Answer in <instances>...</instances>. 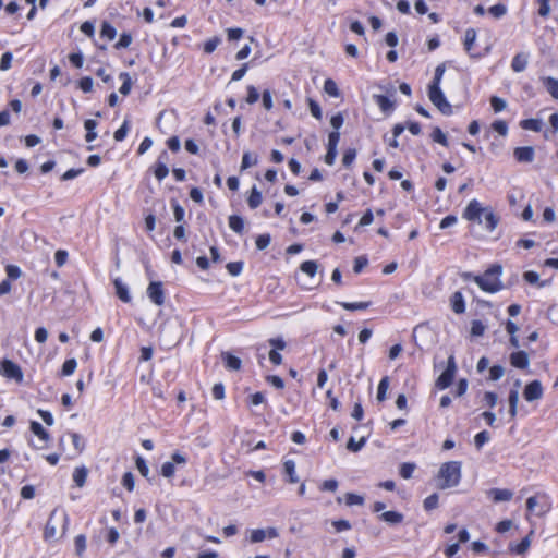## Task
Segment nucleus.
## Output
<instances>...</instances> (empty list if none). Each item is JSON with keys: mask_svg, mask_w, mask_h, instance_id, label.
Wrapping results in <instances>:
<instances>
[{"mask_svg": "<svg viewBox=\"0 0 558 558\" xmlns=\"http://www.w3.org/2000/svg\"><path fill=\"white\" fill-rule=\"evenodd\" d=\"M388 388H389V378L388 377L381 378V380L378 384V388H377V400L378 401L381 402L386 399V393H387Z\"/></svg>", "mask_w": 558, "mask_h": 558, "instance_id": "38", "label": "nucleus"}, {"mask_svg": "<svg viewBox=\"0 0 558 558\" xmlns=\"http://www.w3.org/2000/svg\"><path fill=\"white\" fill-rule=\"evenodd\" d=\"M510 363L513 367L524 369L529 366L530 360L525 351H517L510 355Z\"/></svg>", "mask_w": 558, "mask_h": 558, "instance_id": "13", "label": "nucleus"}, {"mask_svg": "<svg viewBox=\"0 0 558 558\" xmlns=\"http://www.w3.org/2000/svg\"><path fill=\"white\" fill-rule=\"evenodd\" d=\"M524 399L529 402L539 400L543 397V387L539 380L529 383L523 391Z\"/></svg>", "mask_w": 558, "mask_h": 558, "instance_id": "9", "label": "nucleus"}, {"mask_svg": "<svg viewBox=\"0 0 558 558\" xmlns=\"http://www.w3.org/2000/svg\"><path fill=\"white\" fill-rule=\"evenodd\" d=\"M120 78L123 80V83L120 87V93L124 96L129 95L132 87L131 77L128 73L123 72L120 74Z\"/></svg>", "mask_w": 558, "mask_h": 558, "instance_id": "43", "label": "nucleus"}, {"mask_svg": "<svg viewBox=\"0 0 558 558\" xmlns=\"http://www.w3.org/2000/svg\"><path fill=\"white\" fill-rule=\"evenodd\" d=\"M380 519L390 524H399L403 521V514L397 511L383 512Z\"/></svg>", "mask_w": 558, "mask_h": 558, "instance_id": "24", "label": "nucleus"}, {"mask_svg": "<svg viewBox=\"0 0 558 558\" xmlns=\"http://www.w3.org/2000/svg\"><path fill=\"white\" fill-rule=\"evenodd\" d=\"M494 131L499 133L501 136H506L508 133V125L505 121L498 120L492 124Z\"/></svg>", "mask_w": 558, "mask_h": 558, "instance_id": "60", "label": "nucleus"}, {"mask_svg": "<svg viewBox=\"0 0 558 558\" xmlns=\"http://www.w3.org/2000/svg\"><path fill=\"white\" fill-rule=\"evenodd\" d=\"M269 344L271 345L272 350H276V351H281V350H284L286 347H287V343L286 341L278 337V338H270L268 340Z\"/></svg>", "mask_w": 558, "mask_h": 558, "instance_id": "62", "label": "nucleus"}, {"mask_svg": "<svg viewBox=\"0 0 558 558\" xmlns=\"http://www.w3.org/2000/svg\"><path fill=\"white\" fill-rule=\"evenodd\" d=\"M445 71H446V66L444 63L437 65V68L435 69L434 78H433L432 83L429 84V87H440V83H441L442 76L445 74Z\"/></svg>", "mask_w": 558, "mask_h": 558, "instance_id": "36", "label": "nucleus"}, {"mask_svg": "<svg viewBox=\"0 0 558 558\" xmlns=\"http://www.w3.org/2000/svg\"><path fill=\"white\" fill-rule=\"evenodd\" d=\"M488 496H490L495 502H501L511 500L513 493L506 488H492L488 490Z\"/></svg>", "mask_w": 558, "mask_h": 558, "instance_id": "17", "label": "nucleus"}, {"mask_svg": "<svg viewBox=\"0 0 558 558\" xmlns=\"http://www.w3.org/2000/svg\"><path fill=\"white\" fill-rule=\"evenodd\" d=\"M147 296L156 305H162L165 303V291L160 281H153L147 287Z\"/></svg>", "mask_w": 558, "mask_h": 558, "instance_id": "8", "label": "nucleus"}, {"mask_svg": "<svg viewBox=\"0 0 558 558\" xmlns=\"http://www.w3.org/2000/svg\"><path fill=\"white\" fill-rule=\"evenodd\" d=\"M175 473V466L173 464V462L171 461H168V462H165L162 465H161V475L167 477V478H171Z\"/></svg>", "mask_w": 558, "mask_h": 558, "instance_id": "52", "label": "nucleus"}, {"mask_svg": "<svg viewBox=\"0 0 558 558\" xmlns=\"http://www.w3.org/2000/svg\"><path fill=\"white\" fill-rule=\"evenodd\" d=\"M461 469L462 465L459 461L442 463L438 471V478L441 481L439 487L446 489L458 486L462 476Z\"/></svg>", "mask_w": 558, "mask_h": 558, "instance_id": "2", "label": "nucleus"}, {"mask_svg": "<svg viewBox=\"0 0 558 558\" xmlns=\"http://www.w3.org/2000/svg\"><path fill=\"white\" fill-rule=\"evenodd\" d=\"M220 44V39L218 37H214L205 41L204 44V51L206 53H211L216 50L218 45Z\"/></svg>", "mask_w": 558, "mask_h": 558, "instance_id": "58", "label": "nucleus"}, {"mask_svg": "<svg viewBox=\"0 0 558 558\" xmlns=\"http://www.w3.org/2000/svg\"><path fill=\"white\" fill-rule=\"evenodd\" d=\"M530 546H531V538H530V535H527L520 543L510 544L509 549H510V551H512L517 555H523L527 551Z\"/></svg>", "mask_w": 558, "mask_h": 558, "instance_id": "21", "label": "nucleus"}, {"mask_svg": "<svg viewBox=\"0 0 558 558\" xmlns=\"http://www.w3.org/2000/svg\"><path fill=\"white\" fill-rule=\"evenodd\" d=\"M364 445H365L364 438H361L359 441H355V439L353 437H351L348 441L347 448L350 451L356 452V451L361 450Z\"/></svg>", "mask_w": 558, "mask_h": 558, "instance_id": "56", "label": "nucleus"}, {"mask_svg": "<svg viewBox=\"0 0 558 558\" xmlns=\"http://www.w3.org/2000/svg\"><path fill=\"white\" fill-rule=\"evenodd\" d=\"M457 372V364L453 355H450L447 361V367L436 380V386L439 389L448 388L454 378Z\"/></svg>", "mask_w": 558, "mask_h": 558, "instance_id": "5", "label": "nucleus"}, {"mask_svg": "<svg viewBox=\"0 0 558 558\" xmlns=\"http://www.w3.org/2000/svg\"><path fill=\"white\" fill-rule=\"evenodd\" d=\"M88 471L85 466L76 468L73 472V481L76 486H84L87 478Z\"/></svg>", "mask_w": 558, "mask_h": 558, "instance_id": "27", "label": "nucleus"}, {"mask_svg": "<svg viewBox=\"0 0 558 558\" xmlns=\"http://www.w3.org/2000/svg\"><path fill=\"white\" fill-rule=\"evenodd\" d=\"M438 506V495L432 494L424 500V509L430 511Z\"/></svg>", "mask_w": 558, "mask_h": 558, "instance_id": "53", "label": "nucleus"}, {"mask_svg": "<svg viewBox=\"0 0 558 558\" xmlns=\"http://www.w3.org/2000/svg\"><path fill=\"white\" fill-rule=\"evenodd\" d=\"M84 126L87 131L86 136H85L86 142L90 143V142L95 141L97 138V133L95 131V129L97 128V122L93 119H87L84 122Z\"/></svg>", "mask_w": 558, "mask_h": 558, "instance_id": "25", "label": "nucleus"}, {"mask_svg": "<svg viewBox=\"0 0 558 558\" xmlns=\"http://www.w3.org/2000/svg\"><path fill=\"white\" fill-rule=\"evenodd\" d=\"M132 35L130 33H122L120 35L119 40L116 43L114 48L116 49H123L128 48L132 44Z\"/></svg>", "mask_w": 558, "mask_h": 558, "instance_id": "41", "label": "nucleus"}, {"mask_svg": "<svg viewBox=\"0 0 558 558\" xmlns=\"http://www.w3.org/2000/svg\"><path fill=\"white\" fill-rule=\"evenodd\" d=\"M75 550L78 556H82L86 549V537L83 534H80L74 539Z\"/></svg>", "mask_w": 558, "mask_h": 558, "instance_id": "49", "label": "nucleus"}, {"mask_svg": "<svg viewBox=\"0 0 558 558\" xmlns=\"http://www.w3.org/2000/svg\"><path fill=\"white\" fill-rule=\"evenodd\" d=\"M283 471L288 475L289 483L294 484L299 482V476L295 471V462L293 460L289 459L284 461Z\"/></svg>", "mask_w": 558, "mask_h": 558, "instance_id": "20", "label": "nucleus"}, {"mask_svg": "<svg viewBox=\"0 0 558 558\" xmlns=\"http://www.w3.org/2000/svg\"><path fill=\"white\" fill-rule=\"evenodd\" d=\"M136 468L138 470V472L144 476V477H147L148 474H149V468L146 463V461L142 458V457H138L136 459Z\"/></svg>", "mask_w": 558, "mask_h": 558, "instance_id": "64", "label": "nucleus"}, {"mask_svg": "<svg viewBox=\"0 0 558 558\" xmlns=\"http://www.w3.org/2000/svg\"><path fill=\"white\" fill-rule=\"evenodd\" d=\"M77 366V362L75 359H69L66 360L62 365V376H70L72 375Z\"/></svg>", "mask_w": 558, "mask_h": 558, "instance_id": "40", "label": "nucleus"}, {"mask_svg": "<svg viewBox=\"0 0 558 558\" xmlns=\"http://www.w3.org/2000/svg\"><path fill=\"white\" fill-rule=\"evenodd\" d=\"M279 533L276 527H267V529H255L250 531V542L251 543H262L265 539L276 538Z\"/></svg>", "mask_w": 558, "mask_h": 558, "instance_id": "6", "label": "nucleus"}, {"mask_svg": "<svg viewBox=\"0 0 558 558\" xmlns=\"http://www.w3.org/2000/svg\"><path fill=\"white\" fill-rule=\"evenodd\" d=\"M428 97L442 114L450 116L452 113V107L440 87H428Z\"/></svg>", "mask_w": 558, "mask_h": 558, "instance_id": "3", "label": "nucleus"}, {"mask_svg": "<svg viewBox=\"0 0 558 558\" xmlns=\"http://www.w3.org/2000/svg\"><path fill=\"white\" fill-rule=\"evenodd\" d=\"M117 31L109 22H102L100 29V37L113 40L116 38Z\"/></svg>", "mask_w": 558, "mask_h": 558, "instance_id": "29", "label": "nucleus"}, {"mask_svg": "<svg viewBox=\"0 0 558 558\" xmlns=\"http://www.w3.org/2000/svg\"><path fill=\"white\" fill-rule=\"evenodd\" d=\"M69 436H70V438L72 440L75 453L80 454L84 450V448H85V440H84V438L80 434H77V433H70Z\"/></svg>", "mask_w": 558, "mask_h": 558, "instance_id": "33", "label": "nucleus"}, {"mask_svg": "<svg viewBox=\"0 0 558 558\" xmlns=\"http://www.w3.org/2000/svg\"><path fill=\"white\" fill-rule=\"evenodd\" d=\"M485 332V326L481 320H473L471 325V333L473 336H482Z\"/></svg>", "mask_w": 558, "mask_h": 558, "instance_id": "59", "label": "nucleus"}, {"mask_svg": "<svg viewBox=\"0 0 558 558\" xmlns=\"http://www.w3.org/2000/svg\"><path fill=\"white\" fill-rule=\"evenodd\" d=\"M432 138L434 142L447 147L448 146V140L446 134L439 129L435 128L432 133Z\"/></svg>", "mask_w": 558, "mask_h": 558, "instance_id": "44", "label": "nucleus"}, {"mask_svg": "<svg viewBox=\"0 0 558 558\" xmlns=\"http://www.w3.org/2000/svg\"><path fill=\"white\" fill-rule=\"evenodd\" d=\"M502 274V267L500 265H493L483 275L472 276L465 274V278H473L474 282L485 292L496 293L502 290L504 284L500 280Z\"/></svg>", "mask_w": 558, "mask_h": 558, "instance_id": "1", "label": "nucleus"}, {"mask_svg": "<svg viewBox=\"0 0 558 558\" xmlns=\"http://www.w3.org/2000/svg\"><path fill=\"white\" fill-rule=\"evenodd\" d=\"M450 306L456 314H463L465 312L464 298L460 291H457L451 295Z\"/></svg>", "mask_w": 558, "mask_h": 558, "instance_id": "16", "label": "nucleus"}, {"mask_svg": "<svg viewBox=\"0 0 558 558\" xmlns=\"http://www.w3.org/2000/svg\"><path fill=\"white\" fill-rule=\"evenodd\" d=\"M476 35L477 34L474 28H468L464 33V48L469 53H471L473 45L476 40Z\"/></svg>", "mask_w": 558, "mask_h": 558, "instance_id": "30", "label": "nucleus"}, {"mask_svg": "<svg viewBox=\"0 0 558 558\" xmlns=\"http://www.w3.org/2000/svg\"><path fill=\"white\" fill-rule=\"evenodd\" d=\"M544 85L550 96L555 99H558V80L551 76L545 77L543 80Z\"/></svg>", "mask_w": 558, "mask_h": 558, "instance_id": "26", "label": "nucleus"}, {"mask_svg": "<svg viewBox=\"0 0 558 558\" xmlns=\"http://www.w3.org/2000/svg\"><path fill=\"white\" fill-rule=\"evenodd\" d=\"M129 132V121L124 120L123 124L114 132V140L117 142H121L126 137V134Z\"/></svg>", "mask_w": 558, "mask_h": 558, "instance_id": "48", "label": "nucleus"}, {"mask_svg": "<svg viewBox=\"0 0 558 558\" xmlns=\"http://www.w3.org/2000/svg\"><path fill=\"white\" fill-rule=\"evenodd\" d=\"M519 162H532L534 160V148L531 146L517 147L513 151Z\"/></svg>", "mask_w": 558, "mask_h": 558, "instance_id": "14", "label": "nucleus"}, {"mask_svg": "<svg viewBox=\"0 0 558 558\" xmlns=\"http://www.w3.org/2000/svg\"><path fill=\"white\" fill-rule=\"evenodd\" d=\"M331 524L335 527L336 532L349 531L351 529V524L348 520H336L332 521Z\"/></svg>", "mask_w": 558, "mask_h": 558, "instance_id": "63", "label": "nucleus"}, {"mask_svg": "<svg viewBox=\"0 0 558 558\" xmlns=\"http://www.w3.org/2000/svg\"><path fill=\"white\" fill-rule=\"evenodd\" d=\"M490 105L495 112H500L506 109L507 102L502 98H499L497 96H493L490 98Z\"/></svg>", "mask_w": 558, "mask_h": 558, "instance_id": "50", "label": "nucleus"}, {"mask_svg": "<svg viewBox=\"0 0 558 558\" xmlns=\"http://www.w3.org/2000/svg\"><path fill=\"white\" fill-rule=\"evenodd\" d=\"M227 269L231 276H239L243 270L242 262H233L227 264Z\"/></svg>", "mask_w": 558, "mask_h": 558, "instance_id": "54", "label": "nucleus"}, {"mask_svg": "<svg viewBox=\"0 0 558 558\" xmlns=\"http://www.w3.org/2000/svg\"><path fill=\"white\" fill-rule=\"evenodd\" d=\"M0 375L10 380L22 383L24 375L22 368L11 360L4 359L0 364Z\"/></svg>", "mask_w": 558, "mask_h": 558, "instance_id": "4", "label": "nucleus"}, {"mask_svg": "<svg viewBox=\"0 0 558 558\" xmlns=\"http://www.w3.org/2000/svg\"><path fill=\"white\" fill-rule=\"evenodd\" d=\"M530 54L526 52L517 53L511 61V69L517 72H523L529 63Z\"/></svg>", "mask_w": 558, "mask_h": 558, "instance_id": "15", "label": "nucleus"}, {"mask_svg": "<svg viewBox=\"0 0 558 558\" xmlns=\"http://www.w3.org/2000/svg\"><path fill=\"white\" fill-rule=\"evenodd\" d=\"M222 360L228 369L239 371L241 368V360L228 352L222 353Z\"/></svg>", "mask_w": 558, "mask_h": 558, "instance_id": "22", "label": "nucleus"}, {"mask_svg": "<svg viewBox=\"0 0 558 558\" xmlns=\"http://www.w3.org/2000/svg\"><path fill=\"white\" fill-rule=\"evenodd\" d=\"M113 284L116 288L117 296L124 303H130L132 301V296L129 291V287L124 283L120 278H116L113 280Z\"/></svg>", "mask_w": 558, "mask_h": 558, "instance_id": "12", "label": "nucleus"}, {"mask_svg": "<svg viewBox=\"0 0 558 558\" xmlns=\"http://www.w3.org/2000/svg\"><path fill=\"white\" fill-rule=\"evenodd\" d=\"M345 504L348 506H354V505L361 506L364 504V498H363V496H360V495H356L353 493H348L345 495Z\"/></svg>", "mask_w": 558, "mask_h": 558, "instance_id": "51", "label": "nucleus"}, {"mask_svg": "<svg viewBox=\"0 0 558 558\" xmlns=\"http://www.w3.org/2000/svg\"><path fill=\"white\" fill-rule=\"evenodd\" d=\"M29 427H31L32 433L35 436H37L39 441L41 442V445L34 444L33 447L38 450L44 449L46 447V444L50 439L49 433L41 426L40 423H38L36 421H32Z\"/></svg>", "mask_w": 558, "mask_h": 558, "instance_id": "10", "label": "nucleus"}, {"mask_svg": "<svg viewBox=\"0 0 558 558\" xmlns=\"http://www.w3.org/2000/svg\"><path fill=\"white\" fill-rule=\"evenodd\" d=\"M478 201L472 199L463 211L462 217L469 221H477L482 223L481 215L485 211Z\"/></svg>", "mask_w": 558, "mask_h": 558, "instance_id": "7", "label": "nucleus"}, {"mask_svg": "<svg viewBox=\"0 0 558 558\" xmlns=\"http://www.w3.org/2000/svg\"><path fill=\"white\" fill-rule=\"evenodd\" d=\"M416 465L414 463L405 462L400 466V476L408 480L411 478Z\"/></svg>", "mask_w": 558, "mask_h": 558, "instance_id": "42", "label": "nucleus"}, {"mask_svg": "<svg viewBox=\"0 0 558 558\" xmlns=\"http://www.w3.org/2000/svg\"><path fill=\"white\" fill-rule=\"evenodd\" d=\"M356 157V151L355 149H348L344 151L343 154V157H342V163L345 166V167H350L354 159Z\"/></svg>", "mask_w": 558, "mask_h": 558, "instance_id": "61", "label": "nucleus"}, {"mask_svg": "<svg viewBox=\"0 0 558 558\" xmlns=\"http://www.w3.org/2000/svg\"><path fill=\"white\" fill-rule=\"evenodd\" d=\"M376 105L384 113H391L395 110V101L384 95H374Z\"/></svg>", "mask_w": 558, "mask_h": 558, "instance_id": "18", "label": "nucleus"}, {"mask_svg": "<svg viewBox=\"0 0 558 558\" xmlns=\"http://www.w3.org/2000/svg\"><path fill=\"white\" fill-rule=\"evenodd\" d=\"M229 227L235 233H242L244 230V221L240 216L232 215L229 217Z\"/></svg>", "mask_w": 558, "mask_h": 558, "instance_id": "32", "label": "nucleus"}, {"mask_svg": "<svg viewBox=\"0 0 558 558\" xmlns=\"http://www.w3.org/2000/svg\"><path fill=\"white\" fill-rule=\"evenodd\" d=\"M56 511H53L45 526V530H44V538L46 541H51L53 538H56V535H57V526L52 523V518L54 515Z\"/></svg>", "mask_w": 558, "mask_h": 558, "instance_id": "28", "label": "nucleus"}, {"mask_svg": "<svg viewBox=\"0 0 558 558\" xmlns=\"http://www.w3.org/2000/svg\"><path fill=\"white\" fill-rule=\"evenodd\" d=\"M324 89L325 92L332 96V97H338L339 96V89H338V86L336 84V82L331 78H328L325 81L324 83Z\"/></svg>", "mask_w": 558, "mask_h": 558, "instance_id": "46", "label": "nucleus"}, {"mask_svg": "<svg viewBox=\"0 0 558 558\" xmlns=\"http://www.w3.org/2000/svg\"><path fill=\"white\" fill-rule=\"evenodd\" d=\"M521 126L525 130H531L534 132H539L542 129V122L537 119H525L521 121Z\"/></svg>", "mask_w": 558, "mask_h": 558, "instance_id": "37", "label": "nucleus"}, {"mask_svg": "<svg viewBox=\"0 0 558 558\" xmlns=\"http://www.w3.org/2000/svg\"><path fill=\"white\" fill-rule=\"evenodd\" d=\"M258 161V158L256 155H253L250 151H246L243 154L242 162H241V170H246L252 166H255Z\"/></svg>", "mask_w": 558, "mask_h": 558, "instance_id": "35", "label": "nucleus"}, {"mask_svg": "<svg viewBox=\"0 0 558 558\" xmlns=\"http://www.w3.org/2000/svg\"><path fill=\"white\" fill-rule=\"evenodd\" d=\"M263 197L262 193L254 186L251 191V194L247 198V204L252 209L257 208L262 204Z\"/></svg>", "mask_w": 558, "mask_h": 558, "instance_id": "31", "label": "nucleus"}, {"mask_svg": "<svg viewBox=\"0 0 558 558\" xmlns=\"http://www.w3.org/2000/svg\"><path fill=\"white\" fill-rule=\"evenodd\" d=\"M168 158L169 155L166 150L161 151V154L158 157V160L154 168V174L158 181H162L169 173V169L166 165Z\"/></svg>", "mask_w": 558, "mask_h": 558, "instance_id": "11", "label": "nucleus"}, {"mask_svg": "<svg viewBox=\"0 0 558 558\" xmlns=\"http://www.w3.org/2000/svg\"><path fill=\"white\" fill-rule=\"evenodd\" d=\"M300 269L310 277H314L317 272L318 265L315 260L303 262Z\"/></svg>", "mask_w": 558, "mask_h": 558, "instance_id": "34", "label": "nucleus"}, {"mask_svg": "<svg viewBox=\"0 0 558 558\" xmlns=\"http://www.w3.org/2000/svg\"><path fill=\"white\" fill-rule=\"evenodd\" d=\"M508 402H509V413H510L511 417H515L517 412H518V402H519L518 389L510 390L509 397H508Z\"/></svg>", "mask_w": 558, "mask_h": 558, "instance_id": "23", "label": "nucleus"}, {"mask_svg": "<svg viewBox=\"0 0 558 558\" xmlns=\"http://www.w3.org/2000/svg\"><path fill=\"white\" fill-rule=\"evenodd\" d=\"M246 90H247V96L245 98V101L248 104V105H253L255 104L258 99H259V93L258 90L253 86V85H248L246 87Z\"/></svg>", "mask_w": 558, "mask_h": 558, "instance_id": "47", "label": "nucleus"}, {"mask_svg": "<svg viewBox=\"0 0 558 558\" xmlns=\"http://www.w3.org/2000/svg\"><path fill=\"white\" fill-rule=\"evenodd\" d=\"M262 102H263V107L269 111L272 109L274 107V102H272V96H271V93L270 90L266 89L263 92V95H262Z\"/></svg>", "mask_w": 558, "mask_h": 558, "instance_id": "55", "label": "nucleus"}, {"mask_svg": "<svg viewBox=\"0 0 558 558\" xmlns=\"http://www.w3.org/2000/svg\"><path fill=\"white\" fill-rule=\"evenodd\" d=\"M490 439V435L487 430H482L474 437V442L477 449H481Z\"/></svg>", "mask_w": 558, "mask_h": 558, "instance_id": "45", "label": "nucleus"}, {"mask_svg": "<svg viewBox=\"0 0 558 558\" xmlns=\"http://www.w3.org/2000/svg\"><path fill=\"white\" fill-rule=\"evenodd\" d=\"M344 310L359 311L366 310L369 306V302H341L339 303Z\"/></svg>", "mask_w": 558, "mask_h": 558, "instance_id": "39", "label": "nucleus"}, {"mask_svg": "<svg viewBox=\"0 0 558 558\" xmlns=\"http://www.w3.org/2000/svg\"><path fill=\"white\" fill-rule=\"evenodd\" d=\"M488 11L494 17L499 19L507 13V8L504 4H495Z\"/></svg>", "mask_w": 558, "mask_h": 558, "instance_id": "57", "label": "nucleus"}, {"mask_svg": "<svg viewBox=\"0 0 558 558\" xmlns=\"http://www.w3.org/2000/svg\"><path fill=\"white\" fill-rule=\"evenodd\" d=\"M482 215H484L485 229L489 232L494 231L499 222L498 217L487 208Z\"/></svg>", "mask_w": 558, "mask_h": 558, "instance_id": "19", "label": "nucleus"}]
</instances>
